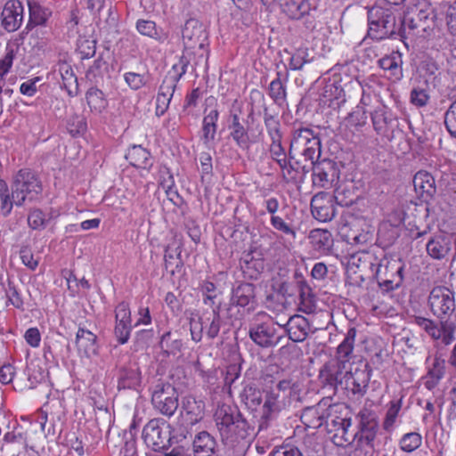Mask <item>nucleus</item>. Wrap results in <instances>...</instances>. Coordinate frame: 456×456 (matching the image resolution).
Returning <instances> with one entry per match:
<instances>
[{
	"label": "nucleus",
	"instance_id": "1",
	"mask_svg": "<svg viewBox=\"0 0 456 456\" xmlns=\"http://www.w3.org/2000/svg\"><path fill=\"white\" fill-rule=\"evenodd\" d=\"M216 428L224 445L232 456H244L250 446L252 434L241 413L229 405L217 408L214 415Z\"/></svg>",
	"mask_w": 456,
	"mask_h": 456
},
{
	"label": "nucleus",
	"instance_id": "2",
	"mask_svg": "<svg viewBox=\"0 0 456 456\" xmlns=\"http://www.w3.org/2000/svg\"><path fill=\"white\" fill-rule=\"evenodd\" d=\"M42 191L39 176L28 168L19 170L12 177V198L18 207L23 206L27 200L33 201Z\"/></svg>",
	"mask_w": 456,
	"mask_h": 456
},
{
	"label": "nucleus",
	"instance_id": "3",
	"mask_svg": "<svg viewBox=\"0 0 456 456\" xmlns=\"http://www.w3.org/2000/svg\"><path fill=\"white\" fill-rule=\"evenodd\" d=\"M380 259L374 271L379 286L386 292L398 289L403 281L404 264L399 257H387L379 250Z\"/></svg>",
	"mask_w": 456,
	"mask_h": 456
},
{
	"label": "nucleus",
	"instance_id": "4",
	"mask_svg": "<svg viewBox=\"0 0 456 456\" xmlns=\"http://www.w3.org/2000/svg\"><path fill=\"white\" fill-rule=\"evenodd\" d=\"M413 323L422 329L433 340L444 346L452 345L456 340V322L449 320L436 322L423 316H413Z\"/></svg>",
	"mask_w": 456,
	"mask_h": 456
},
{
	"label": "nucleus",
	"instance_id": "5",
	"mask_svg": "<svg viewBox=\"0 0 456 456\" xmlns=\"http://www.w3.org/2000/svg\"><path fill=\"white\" fill-rule=\"evenodd\" d=\"M368 36L377 41L393 37L396 32V18L393 12L382 8L368 12Z\"/></svg>",
	"mask_w": 456,
	"mask_h": 456
},
{
	"label": "nucleus",
	"instance_id": "6",
	"mask_svg": "<svg viewBox=\"0 0 456 456\" xmlns=\"http://www.w3.org/2000/svg\"><path fill=\"white\" fill-rule=\"evenodd\" d=\"M171 427L160 419H151L143 428L142 438L148 447L159 452L172 445Z\"/></svg>",
	"mask_w": 456,
	"mask_h": 456
},
{
	"label": "nucleus",
	"instance_id": "7",
	"mask_svg": "<svg viewBox=\"0 0 456 456\" xmlns=\"http://www.w3.org/2000/svg\"><path fill=\"white\" fill-rule=\"evenodd\" d=\"M428 303L431 313L438 320H448L456 309L455 292L444 286H437L429 293Z\"/></svg>",
	"mask_w": 456,
	"mask_h": 456
},
{
	"label": "nucleus",
	"instance_id": "8",
	"mask_svg": "<svg viewBox=\"0 0 456 456\" xmlns=\"http://www.w3.org/2000/svg\"><path fill=\"white\" fill-rule=\"evenodd\" d=\"M151 402L161 414L171 417L178 408V393L170 383H159L155 386Z\"/></svg>",
	"mask_w": 456,
	"mask_h": 456
},
{
	"label": "nucleus",
	"instance_id": "9",
	"mask_svg": "<svg viewBox=\"0 0 456 456\" xmlns=\"http://www.w3.org/2000/svg\"><path fill=\"white\" fill-rule=\"evenodd\" d=\"M357 418L358 430L354 434V442L360 446L374 450V442L379 432V421L375 414L363 410L358 413Z\"/></svg>",
	"mask_w": 456,
	"mask_h": 456
},
{
	"label": "nucleus",
	"instance_id": "10",
	"mask_svg": "<svg viewBox=\"0 0 456 456\" xmlns=\"http://www.w3.org/2000/svg\"><path fill=\"white\" fill-rule=\"evenodd\" d=\"M348 370V364L338 360H330L320 370V382L323 387H329L335 394L339 387L344 388L343 381Z\"/></svg>",
	"mask_w": 456,
	"mask_h": 456
},
{
	"label": "nucleus",
	"instance_id": "11",
	"mask_svg": "<svg viewBox=\"0 0 456 456\" xmlns=\"http://www.w3.org/2000/svg\"><path fill=\"white\" fill-rule=\"evenodd\" d=\"M291 401V398L282 393H276L275 391L268 393L262 407L258 429H267L270 423L276 419L278 414L290 406Z\"/></svg>",
	"mask_w": 456,
	"mask_h": 456
},
{
	"label": "nucleus",
	"instance_id": "12",
	"mask_svg": "<svg viewBox=\"0 0 456 456\" xmlns=\"http://www.w3.org/2000/svg\"><path fill=\"white\" fill-rule=\"evenodd\" d=\"M325 424L328 433L332 434V441L337 446L344 447L354 442V432L350 431L351 418L330 414Z\"/></svg>",
	"mask_w": 456,
	"mask_h": 456
},
{
	"label": "nucleus",
	"instance_id": "13",
	"mask_svg": "<svg viewBox=\"0 0 456 456\" xmlns=\"http://www.w3.org/2000/svg\"><path fill=\"white\" fill-rule=\"evenodd\" d=\"M312 180L315 187L329 189L335 184L339 178V170L337 163L333 160L324 159L313 163Z\"/></svg>",
	"mask_w": 456,
	"mask_h": 456
},
{
	"label": "nucleus",
	"instance_id": "14",
	"mask_svg": "<svg viewBox=\"0 0 456 456\" xmlns=\"http://www.w3.org/2000/svg\"><path fill=\"white\" fill-rule=\"evenodd\" d=\"M371 371L372 369L369 363H365L363 368L356 367L354 370L350 369L346 379L343 381V389L358 398L362 397L367 392Z\"/></svg>",
	"mask_w": 456,
	"mask_h": 456
},
{
	"label": "nucleus",
	"instance_id": "15",
	"mask_svg": "<svg viewBox=\"0 0 456 456\" xmlns=\"http://www.w3.org/2000/svg\"><path fill=\"white\" fill-rule=\"evenodd\" d=\"M230 305L241 307L248 314L253 312L257 305L256 286L250 282H237L232 289Z\"/></svg>",
	"mask_w": 456,
	"mask_h": 456
},
{
	"label": "nucleus",
	"instance_id": "16",
	"mask_svg": "<svg viewBox=\"0 0 456 456\" xmlns=\"http://www.w3.org/2000/svg\"><path fill=\"white\" fill-rule=\"evenodd\" d=\"M183 41L185 49L204 50L208 45V33L198 20H188L183 29Z\"/></svg>",
	"mask_w": 456,
	"mask_h": 456
},
{
	"label": "nucleus",
	"instance_id": "17",
	"mask_svg": "<svg viewBox=\"0 0 456 456\" xmlns=\"http://www.w3.org/2000/svg\"><path fill=\"white\" fill-rule=\"evenodd\" d=\"M249 338L261 347H273L282 338L274 324L263 322L251 326L248 330Z\"/></svg>",
	"mask_w": 456,
	"mask_h": 456
},
{
	"label": "nucleus",
	"instance_id": "18",
	"mask_svg": "<svg viewBox=\"0 0 456 456\" xmlns=\"http://www.w3.org/2000/svg\"><path fill=\"white\" fill-rule=\"evenodd\" d=\"M142 385V372L136 362L129 361L118 367V389L139 391Z\"/></svg>",
	"mask_w": 456,
	"mask_h": 456
},
{
	"label": "nucleus",
	"instance_id": "19",
	"mask_svg": "<svg viewBox=\"0 0 456 456\" xmlns=\"http://www.w3.org/2000/svg\"><path fill=\"white\" fill-rule=\"evenodd\" d=\"M311 212L320 222L331 221L336 216L332 197L323 191L315 194L311 200Z\"/></svg>",
	"mask_w": 456,
	"mask_h": 456
},
{
	"label": "nucleus",
	"instance_id": "20",
	"mask_svg": "<svg viewBox=\"0 0 456 456\" xmlns=\"http://www.w3.org/2000/svg\"><path fill=\"white\" fill-rule=\"evenodd\" d=\"M373 127L377 134L391 140L394 137L395 129L398 127L397 118L386 108L375 110L371 113Z\"/></svg>",
	"mask_w": 456,
	"mask_h": 456
},
{
	"label": "nucleus",
	"instance_id": "21",
	"mask_svg": "<svg viewBox=\"0 0 456 456\" xmlns=\"http://www.w3.org/2000/svg\"><path fill=\"white\" fill-rule=\"evenodd\" d=\"M24 7L19 0H8L2 11V26L8 32L16 31L23 20Z\"/></svg>",
	"mask_w": 456,
	"mask_h": 456
},
{
	"label": "nucleus",
	"instance_id": "22",
	"mask_svg": "<svg viewBox=\"0 0 456 456\" xmlns=\"http://www.w3.org/2000/svg\"><path fill=\"white\" fill-rule=\"evenodd\" d=\"M281 327L285 330L290 340L297 343L306 339L310 330V323L305 317L296 314L290 316L287 322L281 325Z\"/></svg>",
	"mask_w": 456,
	"mask_h": 456
},
{
	"label": "nucleus",
	"instance_id": "23",
	"mask_svg": "<svg viewBox=\"0 0 456 456\" xmlns=\"http://www.w3.org/2000/svg\"><path fill=\"white\" fill-rule=\"evenodd\" d=\"M413 186L416 193L426 202L431 200L436 193L435 178L427 171H419L413 177Z\"/></svg>",
	"mask_w": 456,
	"mask_h": 456
},
{
	"label": "nucleus",
	"instance_id": "24",
	"mask_svg": "<svg viewBox=\"0 0 456 456\" xmlns=\"http://www.w3.org/2000/svg\"><path fill=\"white\" fill-rule=\"evenodd\" d=\"M379 66L387 73V77L394 81H399L403 77V57L399 52H392L388 55H385L379 59Z\"/></svg>",
	"mask_w": 456,
	"mask_h": 456
},
{
	"label": "nucleus",
	"instance_id": "25",
	"mask_svg": "<svg viewBox=\"0 0 456 456\" xmlns=\"http://www.w3.org/2000/svg\"><path fill=\"white\" fill-rule=\"evenodd\" d=\"M428 254L434 259H443L452 249V237L437 234L430 238L426 246Z\"/></svg>",
	"mask_w": 456,
	"mask_h": 456
},
{
	"label": "nucleus",
	"instance_id": "26",
	"mask_svg": "<svg viewBox=\"0 0 456 456\" xmlns=\"http://www.w3.org/2000/svg\"><path fill=\"white\" fill-rule=\"evenodd\" d=\"M445 360L442 358L441 354H436L434 355L433 362L428 368V372L424 377V386L428 390H433L445 375Z\"/></svg>",
	"mask_w": 456,
	"mask_h": 456
},
{
	"label": "nucleus",
	"instance_id": "27",
	"mask_svg": "<svg viewBox=\"0 0 456 456\" xmlns=\"http://www.w3.org/2000/svg\"><path fill=\"white\" fill-rule=\"evenodd\" d=\"M221 302L216 305L210 312L205 311L201 316L202 323L204 324V330L206 337L209 340L216 338L221 328Z\"/></svg>",
	"mask_w": 456,
	"mask_h": 456
},
{
	"label": "nucleus",
	"instance_id": "28",
	"mask_svg": "<svg viewBox=\"0 0 456 456\" xmlns=\"http://www.w3.org/2000/svg\"><path fill=\"white\" fill-rule=\"evenodd\" d=\"M205 403L197 400L194 396H185L182 403L183 413L185 414L189 424L193 425L202 419L204 416Z\"/></svg>",
	"mask_w": 456,
	"mask_h": 456
},
{
	"label": "nucleus",
	"instance_id": "29",
	"mask_svg": "<svg viewBox=\"0 0 456 456\" xmlns=\"http://www.w3.org/2000/svg\"><path fill=\"white\" fill-rule=\"evenodd\" d=\"M204 114L201 140L204 144L208 145L216 138L219 111L216 109H206Z\"/></svg>",
	"mask_w": 456,
	"mask_h": 456
},
{
	"label": "nucleus",
	"instance_id": "30",
	"mask_svg": "<svg viewBox=\"0 0 456 456\" xmlns=\"http://www.w3.org/2000/svg\"><path fill=\"white\" fill-rule=\"evenodd\" d=\"M216 447L215 438L207 431L200 432L193 440L195 456H213Z\"/></svg>",
	"mask_w": 456,
	"mask_h": 456
},
{
	"label": "nucleus",
	"instance_id": "31",
	"mask_svg": "<svg viewBox=\"0 0 456 456\" xmlns=\"http://www.w3.org/2000/svg\"><path fill=\"white\" fill-rule=\"evenodd\" d=\"M240 398L248 409L255 411L263 401V393L256 384L248 382L244 385Z\"/></svg>",
	"mask_w": 456,
	"mask_h": 456
},
{
	"label": "nucleus",
	"instance_id": "32",
	"mask_svg": "<svg viewBox=\"0 0 456 456\" xmlns=\"http://www.w3.org/2000/svg\"><path fill=\"white\" fill-rule=\"evenodd\" d=\"M228 127L231 130L230 134L236 144L241 149L248 148L249 144V136L247 129L240 123L238 114L232 113L230 115V124Z\"/></svg>",
	"mask_w": 456,
	"mask_h": 456
},
{
	"label": "nucleus",
	"instance_id": "33",
	"mask_svg": "<svg viewBox=\"0 0 456 456\" xmlns=\"http://www.w3.org/2000/svg\"><path fill=\"white\" fill-rule=\"evenodd\" d=\"M126 159L137 168L149 169L152 165L151 153L141 145H133L126 154Z\"/></svg>",
	"mask_w": 456,
	"mask_h": 456
},
{
	"label": "nucleus",
	"instance_id": "34",
	"mask_svg": "<svg viewBox=\"0 0 456 456\" xmlns=\"http://www.w3.org/2000/svg\"><path fill=\"white\" fill-rule=\"evenodd\" d=\"M183 346V340L176 333L167 331L160 338L159 347L161 354L166 357L176 355L182 351Z\"/></svg>",
	"mask_w": 456,
	"mask_h": 456
},
{
	"label": "nucleus",
	"instance_id": "35",
	"mask_svg": "<svg viewBox=\"0 0 456 456\" xmlns=\"http://www.w3.org/2000/svg\"><path fill=\"white\" fill-rule=\"evenodd\" d=\"M309 240L313 248L322 254L329 253L333 244L330 232L322 229L311 231Z\"/></svg>",
	"mask_w": 456,
	"mask_h": 456
},
{
	"label": "nucleus",
	"instance_id": "36",
	"mask_svg": "<svg viewBox=\"0 0 456 456\" xmlns=\"http://www.w3.org/2000/svg\"><path fill=\"white\" fill-rule=\"evenodd\" d=\"M283 12L292 20H299L310 12L308 0H284L281 4Z\"/></svg>",
	"mask_w": 456,
	"mask_h": 456
},
{
	"label": "nucleus",
	"instance_id": "37",
	"mask_svg": "<svg viewBox=\"0 0 456 456\" xmlns=\"http://www.w3.org/2000/svg\"><path fill=\"white\" fill-rule=\"evenodd\" d=\"M355 337V328H350L347 330L343 341L338 345L336 352V356L332 360H338L346 364H348L349 358L353 354Z\"/></svg>",
	"mask_w": 456,
	"mask_h": 456
},
{
	"label": "nucleus",
	"instance_id": "38",
	"mask_svg": "<svg viewBox=\"0 0 456 456\" xmlns=\"http://www.w3.org/2000/svg\"><path fill=\"white\" fill-rule=\"evenodd\" d=\"M59 73L61 77V87H63L70 96H75L78 93V83L72 68L63 62L59 64Z\"/></svg>",
	"mask_w": 456,
	"mask_h": 456
},
{
	"label": "nucleus",
	"instance_id": "39",
	"mask_svg": "<svg viewBox=\"0 0 456 456\" xmlns=\"http://www.w3.org/2000/svg\"><path fill=\"white\" fill-rule=\"evenodd\" d=\"M379 259L380 258L374 249L362 250L351 256L350 264L357 266L358 268H368L373 272Z\"/></svg>",
	"mask_w": 456,
	"mask_h": 456
},
{
	"label": "nucleus",
	"instance_id": "40",
	"mask_svg": "<svg viewBox=\"0 0 456 456\" xmlns=\"http://www.w3.org/2000/svg\"><path fill=\"white\" fill-rule=\"evenodd\" d=\"M97 337L93 332L84 328H79L76 336V344L79 351L89 355L95 352Z\"/></svg>",
	"mask_w": 456,
	"mask_h": 456
},
{
	"label": "nucleus",
	"instance_id": "41",
	"mask_svg": "<svg viewBox=\"0 0 456 456\" xmlns=\"http://www.w3.org/2000/svg\"><path fill=\"white\" fill-rule=\"evenodd\" d=\"M28 4L29 9V20L27 28L29 29L35 26L45 24L50 15L48 9L42 7L34 1H28Z\"/></svg>",
	"mask_w": 456,
	"mask_h": 456
},
{
	"label": "nucleus",
	"instance_id": "42",
	"mask_svg": "<svg viewBox=\"0 0 456 456\" xmlns=\"http://www.w3.org/2000/svg\"><path fill=\"white\" fill-rule=\"evenodd\" d=\"M302 423L308 428H319L323 425L324 416L317 407H306L301 414Z\"/></svg>",
	"mask_w": 456,
	"mask_h": 456
},
{
	"label": "nucleus",
	"instance_id": "43",
	"mask_svg": "<svg viewBox=\"0 0 456 456\" xmlns=\"http://www.w3.org/2000/svg\"><path fill=\"white\" fill-rule=\"evenodd\" d=\"M422 444V436L418 432L404 434L399 440L400 449L405 452H412Z\"/></svg>",
	"mask_w": 456,
	"mask_h": 456
},
{
	"label": "nucleus",
	"instance_id": "44",
	"mask_svg": "<svg viewBox=\"0 0 456 456\" xmlns=\"http://www.w3.org/2000/svg\"><path fill=\"white\" fill-rule=\"evenodd\" d=\"M314 131L310 128H297L293 132V137L291 139V150H301L304 145L307 144V142L314 136Z\"/></svg>",
	"mask_w": 456,
	"mask_h": 456
},
{
	"label": "nucleus",
	"instance_id": "45",
	"mask_svg": "<svg viewBox=\"0 0 456 456\" xmlns=\"http://www.w3.org/2000/svg\"><path fill=\"white\" fill-rule=\"evenodd\" d=\"M181 79V75H172L169 71L164 77L159 90L158 95L168 97L172 99L174 92L176 88L177 83Z\"/></svg>",
	"mask_w": 456,
	"mask_h": 456
},
{
	"label": "nucleus",
	"instance_id": "46",
	"mask_svg": "<svg viewBox=\"0 0 456 456\" xmlns=\"http://www.w3.org/2000/svg\"><path fill=\"white\" fill-rule=\"evenodd\" d=\"M402 401L403 397L392 400L389 403V406L383 421V428L385 430L388 431L393 428L396 420V418L402 409Z\"/></svg>",
	"mask_w": 456,
	"mask_h": 456
},
{
	"label": "nucleus",
	"instance_id": "47",
	"mask_svg": "<svg viewBox=\"0 0 456 456\" xmlns=\"http://www.w3.org/2000/svg\"><path fill=\"white\" fill-rule=\"evenodd\" d=\"M333 201L341 207H349L354 201V192L346 186L339 185L336 187L334 195L331 196Z\"/></svg>",
	"mask_w": 456,
	"mask_h": 456
},
{
	"label": "nucleus",
	"instance_id": "48",
	"mask_svg": "<svg viewBox=\"0 0 456 456\" xmlns=\"http://www.w3.org/2000/svg\"><path fill=\"white\" fill-rule=\"evenodd\" d=\"M159 184L165 190L168 197H171L172 194L177 195V191H174V176L167 167H161L159 169ZM170 200H173V198H170Z\"/></svg>",
	"mask_w": 456,
	"mask_h": 456
},
{
	"label": "nucleus",
	"instance_id": "49",
	"mask_svg": "<svg viewBox=\"0 0 456 456\" xmlns=\"http://www.w3.org/2000/svg\"><path fill=\"white\" fill-rule=\"evenodd\" d=\"M86 101L89 107L98 112L105 108L103 93L98 88L92 87L86 93Z\"/></svg>",
	"mask_w": 456,
	"mask_h": 456
},
{
	"label": "nucleus",
	"instance_id": "50",
	"mask_svg": "<svg viewBox=\"0 0 456 456\" xmlns=\"http://www.w3.org/2000/svg\"><path fill=\"white\" fill-rule=\"evenodd\" d=\"M77 50L82 59H90L94 56L96 52V40L79 37L77 40Z\"/></svg>",
	"mask_w": 456,
	"mask_h": 456
},
{
	"label": "nucleus",
	"instance_id": "51",
	"mask_svg": "<svg viewBox=\"0 0 456 456\" xmlns=\"http://www.w3.org/2000/svg\"><path fill=\"white\" fill-rule=\"evenodd\" d=\"M264 122L272 141L276 140L277 142L280 139H281V134L280 131V122L274 116L268 113L267 110H265L264 113Z\"/></svg>",
	"mask_w": 456,
	"mask_h": 456
},
{
	"label": "nucleus",
	"instance_id": "52",
	"mask_svg": "<svg viewBox=\"0 0 456 456\" xmlns=\"http://www.w3.org/2000/svg\"><path fill=\"white\" fill-rule=\"evenodd\" d=\"M181 256V248L180 245L176 242H174L172 244H169L166 247L165 249V256H164V261H165V267L167 270L172 267L173 263L172 261L175 259V257L178 258L179 261L176 264V267L182 266L183 262L180 259Z\"/></svg>",
	"mask_w": 456,
	"mask_h": 456
},
{
	"label": "nucleus",
	"instance_id": "53",
	"mask_svg": "<svg viewBox=\"0 0 456 456\" xmlns=\"http://www.w3.org/2000/svg\"><path fill=\"white\" fill-rule=\"evenodd\" d=\"M325 98L330 96V106L338 105L345 102L344 99V90L340 86H338L334 83L325 86V91L323 94Z\"/></svg>",
	"mask_w": 456,
	"mask_h": 456
},
{
	"label": "nucleus",
	"instance_id": "54",
	"mask_svg": "<svg viewBox=\"0 0 456 456\" xmlns=\"http://www.w3.org/2000/svg\"><path fill=\"white\" fill-rule=\"evenodd\" d=\"M137 31L145 37L154 39H159V34L157 29L156 23L150 20H138L136 22Z\"/></svg>",
	"mask_w": 456,
	"mask_h": 456
},
{
	"label": "nucleus",
	"instance_id": "55",
	"mask_svg": "<svg viewBox=\"0 0 456 456\" xmlns=\"http://www.w3.org/2000/svg\"><path fill=\"white\" fill-rule=\"evenodd\" d=\"M132 331V322L115 321L114 335L117 341L124 345L128 342Z\"/></svg>",
	"mask_w": 456,
	"mask_h": 456
},
{
	"label": "nucleus",
	"instance_id": "56",
	"mask_svg": "<svg viewBox=\"0 0 456 456\" xmlns=\"http://www.w3.org/2000/svg\"><path fill=\"white\" fill-rule=\"evenodd\" d=\"M269 94L275 102H281L286 98V89L279 73L278 77L273 79L269 86Z\"/></svg>",
	"mask_w": 456,
	"mask_h": 456
},
{
	"label": "nucleus",
	"instance_id": "57",
	"mask_svg": "<svg viewBox=\"0 0 456 456\" xmlns=\"http://www.w3.org/2000/svg\"><path fill=\"white\" fill-rule=\"evenodd\" d=\"M444 126L450 135L456 138V99L444 113Z\"/></svg>",
	"mask_w": 456,
	"mask_h": 456
},
{
	"label": "nucleus",
	"instance_id": "58",
	"mask_svg": "<svg viewBox=\"0 0 456 456\" xmlns=\"http://www.w3.org/2000/svg\"><path fill=\"white\" fill-rule=\"evenodd\" d=\"M306 48L297 49L290 57L289 68L293 70H299L305 63L310 62Z\"/></svg>",
	"mask_w": 456,
	"mask_h": 456
},
{
	"label": "nucleus",
	"instance_id": "59",
	"mask_svg": "<svg viewBox=\"0 0 456 456\" xmlns=\"http://www.w3.org/2000/svg\"><path fill=\"white\" fill-rule=\"evenodd\" d=\"M28 226L34 230L44 229L46 226L47 220L41 209L36 208L29 212L28 216Z\"/></svg>",
	"mask_w": 456,
	"mask_h": 456
},
{
	"label": "nucleus",
	"instance_id": "60",
	"mask_svg": "<svg viewBox=\"0 0 456 456\" xmlns=\"http://www.w3.org/2000/svg\"><path fill=\"white\" fill-rule=\"evenodd\" d=\"M430 96L425 88L417 86L412 88L410 94L411 103L417 107H424L429 102Z\"/></svg>",
	"mask_w": 456,
	"mask_h": 456
},
{
	"label": "nucleus",
	"instance_id": "61",
	"mask_svg": "<svg viewBox=\"0 0 456 456\" xmlns=\"http://www.w3.org/2000/svg\"><path fill=\"white\" fill-rule=\"evenodd\" d=\"M5 295L8 298V302L16 308H20L23 305L22 298L12 281L7 280V284L4 287Z\"/></svg>",
	"mask_w": 456,
	"mask_h": 456
},
{
	"label": "nucleus",
	"instance_id": "62",
	"mask_svg": "<svg viewBox=\"0 0 456 456\" xmlns=\"http://www.w3.org/2000/svg\"><path fill=\"white\" fill-rule=\"evenodd\" d=\"M271 225L277 231L281 232L287 235H291L293 238L296 237L295 230L285 222L283 218L278 215H274L270 218Z\"/></svg>",
	"mask_w": 456,
	"mask_h": 456
},
{
	"label": "nucleus",
	"instance_id": "63",
	"mask_svg": "<svg viewBox=\"0 0 456 456\" xmlns=\"http://www.w3.org/2000/svg\"><path fill=\"white\" fill-rule=\"evenodd\" d=\"M127 86L133 90H138L146 84L145 76L135 72H127L124 75Z\"/></svg>",
	"mask_w": 456,
	"mask_h": 456
},
{
	"label": "nucleus",
	"instance_id": "64",
	"mask_svg": "<svg viewBox=\"0 0 456 456\" xmlns=\"http://www.w3.org/2000/svg\"><path fill=\"white\" fill-rule=\"evenodd\" d=\"M20 257L24 265L28 269L34 271L38 265V258L34 256L31 249L28 247H22L20 250Z\"/></svg>",
	"mask_w": 456,
	"mask_h": 456
}]
</instances>
